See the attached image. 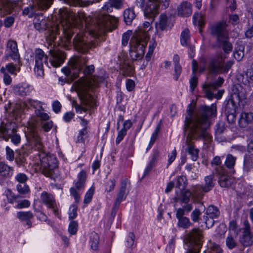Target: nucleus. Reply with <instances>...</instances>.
<instances>
[{"label":"nucleus","instance_id":"1","mask_svg":"<svg viewBox=\"0 0 253 253\" xmlns=\"http://www.w3.org/2000/svg\"><path fill=\"white\" fill-rule=\"evenodd\" d=\"M59 14L60 23H55L50 28L46 39L47 43L50 47L49 61L54 67L60 66L66 56L64 52L55 46V40L56 36L59 34V31H62V35L60 37L58 44L67 49L72 46L71 37L72 34L77 31L76 27L79 26L83 21L86 22L84 12L76 13L67 8H62L59 10Z\"/></svg>","mask_w":253,"mask_h":253},{"label":"nucleus","instance_id":"2","mask_svg":"<svg viewBox=\"0 0 253 253\" xmlns=\"http://www.w3.org/2000/svg\"><path fill=\"white\" fill-rule=\"evenodd\" d=\"M216 106L212 104L211 107L203 106L200 107L191 119V110H188L189 117H186L184 128L186 130L191 124L189 132L186 137V151L191 156L192 160L196 161L198 158L199 149L195 147L193 139L201 138L209 141L212 136L208 130L211 126L210 117L216 116Z\"/></svg>","mask_w":253,"mask_h":253},{"label":"nucleus","instance_id":"3","mask_svg":"<svg viewBox=\"0 0 253 253\" xmlns=\"http://www.w3.org/2000/svg\"><path fill=\"white\" fill-rule=\"evenodd\" d=\"M100 79H83L81 78L76 82L73 84V87L77 92L78 96L83 104L93 107L96 105V101L92 94V90L96 87Z\"/></svg>","mask_w":253,"mask_h":253},{"label":"nucleus","instance_id":"4","mask_svg":"<svg viewBox=\"0 0 253 253\" xmlns=\"http://www.w3.org/2000/svg\"><path fill=\"white\" fill-rule=\"evenodd\" d=\"M30 107H33L35 110L46 111L48 106L46 103L41 102L37 100L27 99L26 101L19 100L15 103L11 104L8 102L4 106L6 112L10 111L12 116L17 119V118L21 117L25 109Z\"/></svg>","mask_w":253,"mask_h":253},{"label":"nucleus","instance_id":"5","mask_svg":"<svg viewBox=\"0 0 253 253\" xmlns=\"http://www.w3.org/2000/svg\"><path fill=\"white\" fill-rule=\"evenodd\" d=\"M17 128V124L14 122H2L0 125V138L7 141L11 137V142L17 145L21 141L19 134L15 133Z\"/></svg>","mask_w":253,"mask_h":253},{"label":"nucleus","instance_id":"6","mask_svg":"<svg viewBox=\"0 0 253 253\" xmlns=\"http://www.w3.org/2000/svg\"><path fill=\"white\" fill-rule=\"evenodd\" d=\"M187 240L190 247L186 253H199L203 242L202 231L199 228L192 229L187 235Z\"/></svg>","mask_w":253,"mask_h":253},{"label":"nucleus","instance_id":"7","mask_svg":"<svg viewBox=\"0 0 253 253\" xmlns=\"http://www.w3.org/2000/svg\"><path fill=\"white\" fill-rule=\"evenodd\" d=\"M41 162L42 174L51 178H53L58 163L56 157L53 155H46L42 158Z\"/></svg>","mask_w":253,"mask_h":253},{"label":"nucleus","instance_id":"8","mask_svg":"<svg viewBox=\"0 0 253 253\" xmlns=\"http://www.w3.org/2000/svg\"><path fill=\"white\" fill-rule=\"evenodd\" d=\"M86 179L85 171L82 170L78 174L76 180L74 182L73 186L70 188L71 195L74 198L76 202L80 200L82 190L84 188Z\"/></svg>","mask_w":253,"mask_h":253},{"label":"nucleus","instance_id":"9","mask_svg":"<svg viewBox=\"0 0 253 253\" xmlns=\"http://www.w3.org/2000/svg\"><path fill=\"white\" fill-rule=\"evenodd\" d=\"M147 39V33L139 31L136 33L135 36H133L130 40V42H132L134 44L135 50L137 52V54L139 55V57H143L144 55Z\"/></svg>","mask_w":253,"mask_h":253},{"label":"nucleus","instance_id":"10","mask_svg":"<svg viewBox=\"0 0 253 253\" xmlns=\"http://www.w3.org/2000/svg\"><path fill=\"white\" fill-rule=\"evenodd\" d=\"M223 82L224 79L223 78L218 77L216 82L204 84L203 85V90L205 96L210 100L214 97L217 99H220L223 94V92L221 90H219L216 94H214L212 91L221 86Z\"/></svg>","mask_w":253,"mask_h":253},{"label":"nucleus","instance_id":"11","mask_svg":"<svg viewBox=\"0 0 253 253\" xmlns=\"http://www.w3.org/2000/svg\"><path fill=\"white\" fill-rule=\"evenodd\" d=\"M52 0H34L33 5L24 8L23 14L28 17H32L38 9H46L51 4Z\"/></svg>","mask_w":253,"mask_h":253},{"label":"nucleus","instance_id":"12","mask_svg":"<svg viewBox=\"0 0 253 253\" xmlns=\"http://www.w3.org/2000/svg\"><path fill=\"white\" fill-rule=\"evenodd\" d=\"M86 62L87 59L85 57L82 56L71 61L70 66L73 69H77L79 72L83 71L84 75H89L91 74L94 71V66L90 65L84 67Z\"/></svg>","mask_w":253,"mask_h":253},{"label":"nucleus","instance_id":"13","mask_svg":"<svg viewBox=\"0 0 253 253\" xmlns=\"http://www.w3.org/2000/svg\"><path fill=\"white\" fill-rule=\"evenodd\" d=\"M227 24L225 22L220 21L211 24L210 27V33L216 38V41L228 36V32L226 29Z\"/></svg>","mask_w":253,"mask_h":253},{"label":"nucleus","instance_id":"14","mask_svg":"<svg viewBox=\"0 0 253 253\" xmlns=\"http://www.w3.org/2000/svg\"><path fill=\"white\" fill-rule=\"evenodd\" d=\"M35 66L34 72L38 77H42L44 75L43 64L46 63L47 57L44 52L41 49H37L34 52Z\"/></svg>","mask_w":253,"mask_h":253},{"label":"nucleus","instance_id":"15","mask_svg":"<svg viewBox=\"0 0 253 253\" xmlns=\"http://www.w3.org/2000/svg\"><path fill=\"white\" fill-rule=\"evenodd\" d=\"M25 131V136L28 141L31 143L37 146L39 149L42 148V144L41 142V138L36 131V126L34 123H28Z\"/></svg>","mask_w":253,"mask_h":253},{"label":"nucleus","instance_id":"16","mask_svg":"<svg viewBox=\"0 0 253 253\" xmlns=\"http://www.w3.org/2000/svg\"><path fill=\"white\" fill-rule=\"evenodd\" d=\"M215 172L219 176L218 182L222 187H228L234 182V178L226 174V170L223 167H216Z\"/></svg>","mask_w":253,"mask_h":253},{"label":"nucleus","instance_id":"17","mask_svg":"<svg viewBox=\"0 0 253 253\" xmlns=\"http://www.w3.org/2000/svg\"><path fill=\"white\" fill-rule=\"evenodd\" d=\"M225 57L221 54L211 60L208 67L209 73L211 74H219L222 72V66Z\"/></svg>","mask_w":253,"mask_h":253},{"label":"nucleus","instance_id":"18","mask_svg":"<svg viewBox=\"0 0 253 253\" xmlns=\"http://www.w3.org/2000/svg\"><path fill=\"white\" fill-rule=\"evenodd\" d=\"M73 45L78 50L85 52L91 45L86 42L85 36L82 33H78L73 41Z\"/></svg>","mask_w":253,"mask_h":253},{"label":"nucleus","instance_id":"19","mask_svg":"<svg viewBox=\"0 0 253 253\" xmlns=\"http://www.w3.org/2000/svg\"><path fill=\"white\" fill-rule=\"evenodd\" d=\"M159 0H149L144 10V15L148 18H155L159 13Z\"/></svg>","mask_w":253,"mask_h":253},{"label":"nucleus","instance_id":"20","mask_svg":"<svg viewBox=\"0 0 253 253\" xmlns=\"http://www.w3.org/2000/svg\"><path fill=\"white\" fill-rule=\"evenodd\" d=\"M33 89V86L26 83L19 84L13 86L14 93L21 96L29 95Z\"/></svg>","mask_w":253,"mask_h":253},{"label":"nucleus","instance_id":"21","mask_svg":"<svg viewBox=\"0 0 253 253\" xmlns=\"http://www.w3.org/2000/svg\"><path fill=\"white\" fill-rule=\"evenodd\" d=\"M247 91L246 88L244 87L241 84L234 85L232 88V97L236 99L239 101H241L246 98Z\"/></svg>","mask_w":253,"mask_h":253},{"label":"nucleus","instance_id":"22","mask_svg":"<svg viewBox=\"0 0 253 253\" xmlns=\"http://www.w3.org/2000/svg\"><path fill=\"white\" fill-rule=\"evenodd\" d=\"M6 53L10 56L13 60H17L19 58V54L17 48V44L15 41L9 40L7 43Z\"/></svg>","mask_w":253,"mask_h":253},{"label":"nucleus","instance_id":"23","mask_svg":"<svg viewBox=\"0 0 253 253\" xmlns=\"http://www.w3.org/2000/svg\"><path fill=\"white\" fill-rule=\"evenodd\" d=\"M20 0H0V10L3 15L12 12V10L16 6L17 3Z\"/></svg>","mask_w":253,"mask_h":253},{"label":"nucleus","instance_id":"24","mask_svg":"<svg viewBox=\"0 0 253 253\" xmlns=\"http://www.w3.org/2000/svg\"><path fill=\"white\" fill-rule=\"evenodd\" d=\"M177 11L178 15L189 16L192 13V5L188 1H183L178 6Z\"/></svg>","mask_w":253,"mask_h":253},{"label":"nucleus","instance_id":"25","mask_svg":"<svg viewBox=\"0 0 253 253\" xmlns=\"http://www.w3.org/2000/svg\"><path fill=\"white\" fill-rule=\"evenodd\" d=\"M184 215L183 211L177 210L176 217L178 219V226L184 229H187L189 228L192 225V223L188 217L183 216Z\"/></svg>","mask_w":253,"mask_h":253},{"label":"nucleus","instance_id":"26","mask_svg":"<svg viewBox=\"0 0 253 253\" xmlns=\"http://www.w3.org/2000/svg\"><path fill=\"white\" fill-rule=\"evenodd\" d=\"M40 199L41 202L45 205L48 208H53L55 205L56 202L54 196L45 191L41 193Z\"/></svg>","mask_w":253,"mask_h":253},{"label":"nucleus","instance_id":"27","mask_svg":"<svg viewBox=\"0 0 253 253\" xmlns=\"http://www.w3.org/2000/svg\"><path fill=\"white\" fill-rule=\"evenodd\" d=\"M47 19L42 14L37 15L34 20L35 28L39 31L44 30L46 28Z\"/></svg>","mask_w":253,"mask_h":253},{"label":"nucleus","instance_id":"28","mask_svg":"<svg viewBox=\"0 0 253 253\" xmlns=\"http://www.w3.org/2000/svg\"><path fill=\"white\" fill-rule=\"evenodd\" d=\"M253 122V114L252 113H241L239 120V125L241 127L245 128Z\"/></svg>","mask_w":253,"mask_h":253},{"label":"nucleus","instance_id":"29","mask_svg":"<svg viewBox=\"0 0 253 253\" xmlns=\"http://www.w3.org/2000/svg\"><path fill=\"white\" fill-rule=\"evenodd\" d=\"M192 196V193L189 190L181 191L179 194H177L174 198L176 202H179L181 205L183 204H187L190 201V198Z\"/></svg>","mask_w":253,"mask_h":253},{"label":"nucleus","instance_id":"30","mask_svg":"<svg viewBox=\"0 0 253 253\" xmlns=\"http://www.w3.org/2000/svg\"><path fill=\"white\" fill-rule=\"evenodd\" d=\"M14 169L3 162H0V177L10 178L13 174Z\"/></svg>","mask_w":253,"mask_h":253},{"label":"nucleus","instance_id":"31","mask_svg":"<svg viewBox=\"0 0 253 253\" xmlns=\"http://www.w3.org/2000/svg\"><path fill=\"white\" fill-rule=\"evenodd\" d=\"M190 32L187 28L184 29L181 32L180 36V42L182 46H189L190 50L193 51L194 47L189 45L190 41Z\"/></svg>","mask_w":253,"mask_h":253},{"label":"nucleus","instance_id":"32","mask_svg":"<svg viewBox=\"0 0 253 253\" xmlns=\"http://www.w3.org/2000/svg\"><path fill=\"white\" fill-rule=\"evenodd\" d=\"M126 122H124L123 119L120 117L119 120L118 122V128H121L119 131L118 136L116 138V143H119L124 138V137L126 134V129L125 127Z\"/></svg>","mask_w":253,"mask_h":253},{"label":"nucleus","instance_id":"33","mask_svg":"<svg viewBox=\"0 0 253 253\" xmlns=\"http://www.w3.org/2000/svg\"><path fill=\"white\" fill-rule=\"evenodd\" d=\"M34 217L33 213L30 211H18L17 212V217L21 221H26L29 227L31 226L32 222L30 220Z\"/></svg>","mask_w":253,"mask_h":253},{"label":"nucleus","instance_id":"34","mask_svg":"<svg viewBox=\"0 0 253 253\" xmlns=\"http://www.w3.org/2000/svg\"><path fill=\"white\" fill-rule=\"evenodd\" d=\"M240 241L244 246H250L253 243V236L251 232H243Z\"/></svg>","mask_w":253,"mask_h":253},{"label":"nucleus","instance_id":"35","mask_svg":"<svg viewBox=\"0 0 253 253\" xmlns=\"http://www.w3.org/2000/svg\"><path fill=\"white\" fill-rule=\"evenodd\" d=\"M229 36L226 38L217 42V43L222 46L224 51L227 53H229L232 50L233 46L232 44L229 42Z\"/></svg>","mask_w":253,"mask_h":253},{"label":"nucleus","instance_id":"36","mask_svg":"<svg viewBox=\"0 0 253 253\" xmlns=\"http://www.w3.org/2000/svg\"><path fill=\"white\" fill-rule=\"evenodd\" d=\"M214 178V174H211L205 177V184L203 185V190L205 192L210 191L214 186L213 179Z\"/></svg>","mask_w":253,"mask_h":253},{"label":"nucleus","instance_id":"37","mask_svg":"<svg viewBox=\"0 0 253 253\" xmlns=\"http://www.w3.org/2000/svg\"><path fill=\"white\" fill-rule=\"evenodd\" d=\"M103 20L104 21V26L106 28L109 27H111L112 29L115 28L118 22V19L116 17L111 15L105 16Z\"/></svg>","mask_w":253,"mask_h":253},{"label":"nucleus","instance_id":"38","mask_svg":"<svg viewBox=\"0 0 253 253\" xmlns=\"http://www.w3.org/2000/svg\"><path fill=\"white\" fill-rule=\"evenodd\" d=\"M236 158L233 156L231 154H228L226 156V160L225 161V166L229 169H231V172L234 173L235 170L233 169L235 165Z\"/></svg>","mask_w":253,"mask_h":253},{"label":"nucleus","instance_id":"39","mask_svg":"<svg viewBox=\"0 0 253 253\" xmlns=\"http://www.w3.org/2000/svg\"><path fill=\"white\" fill-rule=\"evenodd\" d=\"M204 191L203 186L200 185H195L192 187V198L199 199L203 197Z\"/></svg>","mask_w":253,"mask_h":253},{"label":"nucleus","instance_id":"40","mask_svg":"<svg viewBox=\"0 0 253 253\" xmlns=\"http://www.w3.org/2000/svg\"><path fill=\"white\" fill-rule=\"evenodd\" d=\"M206 214L208 216L216 218L219 215L220 212L217 207L211 205L208 208Z\"/></svg>","mask_w":253,"mask_h":253},{"label":"nucleus","instance_id":"41","mask_svg":"<svg viewBox=\"0 0 253 253\" xmlns=\"http://www.w3.org/2000/svg\"><path fill=\"white\" fill-rule=\"evenodd\" d=\"M167 16L165 14L161 15L160 16V20L158 23L156 24V28L161 31L165 29L167 26Z\"/></svg>","mask_w":253,"mask_h":253},{"label":"nucleus","instance_id":"42","mask_svg":"<svg viewBox=\"0 0 253 253\" xmlns=\"http://www.w3.org/2000/svg\"><path fill=\"white\" fill-rule=\"evenodd\" d=\"M89 243L92 250H96L97 249L99 243V236L97 234L95 233L91 234Z\"/></svg>","mask_w":253,"mask_h":253},{"label":"nucleus","instance_id":"43","mask_svg":"<svg viewBox=\"0 0 253 253\" xmlns=\"http://www.w3.org/2000/svg\"><path fill=\"white\" fill-rule=\"evenodd\" d=\"M236 238V236L234 237L232 235H229L226 238V245L229 249H232L237 246L238 242Z\"/></svg>","mask_w":253,"mask_h":253},{"label":"nucleus","instance_id":"44","mask_svg":"<svg viewBox=\"0 0 253 253\" xmlns=\"http://www.w3.org/2000/svg\"><path fill=\"white\" fill-rule=\"evenodd\" d=\"M5 72H8L11 75H16L17 72L20 71V68L15 66L12 63H8L4 67Z\"/></svg>","mask_w":253,"mask_h":253},{"label":"nucleus","instance_id":"45","mask_svg":"<svg viewBox=\"0 0 253 253\" xmlns=\"http://www.w3.org/2000/svg\"><path fill=\"white\" fill-rule=\"evenodd\" d=\"M159 155V152L156 151L154 154L153 157L151 161V162L149 163V164L147 167L143 176H146L148 174V173L151 170V169H153V168L155 166V164L156 162V158Z\"/></svg>","mask_w":253,"mask_h":253},{"label":"nucleus","instance_id":"46","mask_svg":"<svg viewBox=\"0 0 253 253\" xmlns=\"http://www.w3.org/2000/svg\"><path fill=\"white\" fill-rule=\"evenodd\" d=\"M0 72L3 74V82L5 85H10L12 83V78L9 75L5 72L4 67H1Z\"/></svg>","mask_w":253,"mask_h":253},{"label":"nucleus","instance_id":"47","mask_svg":"<svg viewBox=\"0 0 253 253\" xmlns=\"http://www.w3.org/2000/svg\"><path fill=\"white\" fill-rule=\"evenodd\" d=\"M28 179V176L26 174L22 172L17 173L15 176V180L18 184L26 183Z\"/></svg>","mask_w":253,"mask_h":253},{"label":"nucleus","instance_id":"48","mask_svg":"<svg viewBox=\"0 0 253 253\" xmlns=\"http://www.w3.org/2000/svg\"><path fill=\"white\" fill-rule=\"evenodd\" d=\"M16 189L18 192L21 194H26L30 191L29 187L26 183L18 184L16 185Z\"/></svg>","mask_w":253,"mask_h":253},{"label":"nucleus","instance_id":"49","mask_svg":"<svg viewBox=\"0 0 253 253\" xmlns=\"http://www.w3.org/2000/svg\"><path fill=\"white\" fill-rule=\"evenodd\" d=\"M130 49L129 54L131 59L132 60H137L138 58H141L142 57H139V55L137 54V52L135 50V47L134 46V44L132 42H130Z\"/></svg>","mask_w":253,"mask_h":253},{"label":"nucleus","instance_id":"50","mask_svg":"<svg viewBox=\"0 0 253 253\" xmlns=\"http://www.w3.org/2000/svg\"><path fill=\"white\" fill-rule=\"evenodd\" d=\"M126 190V183L125 182H123L122 183V186L120 188V190L119 193L118 194V197L116 199V204L120 203L121 201L124 199V196L125 195Z\"/></svg>","mask_w":253,"mask_h":253},{"label":"nucleus","instance_id":"51","mask_svg":"<svg viewBox=\"0 0 253 253\" xmlns=\"http://www.w3.org/2000/svg\"><path fill=\"white\" fill-rule=\"evenodd\" d=\"M95 191V188L93 186H92L90 187V188L86 192L84 198V203L85 204L89 203L92 198L93 195L94 194Z\"/></svg>","mask_w":253,"mask_h":253},{"label":"nucleus","instance_id":"52","mask_svg":"<svg viewBox=\"0 0 253 253\" xmlns=\"http://www.w3.org/2000/svg\"><path fill=\"white\" fill-rule=\"evenodd\" d=\"M17 204L14 206L16 209H21L28 208L30 205V202L26 199L19 201Z\"/></svg>","mask_w":253,"mask_h":253},{"label":"nucleus","instance_id":"53","mask_svg":"<svg viewBox=\"0 0 253 253\" xmlns=\"http://www.w3.org/2000/svg\"><path fill=\"white\" fill-rule=\"evenodd\" d=\"M242 83L245 86H247L248 89H250L251 86H253V75L249 77L247 74L246 77L243 76Z\"/></svg>","mask_w":253,"mask_h":253},{"label":"nucleus","instance_id":"54","mask_svg":"<svg viewBox=\"0 0 253 253\" xmlns=\"http://www.w3.org/2000/svg\"><path fill=\"white\" fill-rule=\"evenodd\" d=\"M193 23L195 25H198L199 27H202L204 25V20L201 14L196 13L193 15Z\"/></svg>","mask_w":253,"mask_h":253},{"label":"nucleus","instance_id":"55","mask_svg":"<svg viewBox=\"0 0 253 253\" xmlns=\"http://www.w3.org/2000/svg\"><path fill=\"white\" fill-rule=\"evenodd\" d=\"M253 166V162L250 157H246L245 158L244 162V170L249 172Z\"/></svg>","mask_w":253,"mask_h":253},{"label":"nucleus","instance_id":"56","mask_svg":"<svg viewBox=\"0 0 253 253\" xmlns=\"http://www.w3.org/2000/svg\"><path fill=\"white\" fill-rule=\"evenodd\" d=\"M46 111H39V110H35V114L36 115L40 118L42 121H47L49 119V116L47 113H45Z\"/></svg>","mask_w":253,"mask_h":253},{"label":"nucleus","instance_id":"57","mask_svg":"<svg viewBox=\"0 0 253 253\" xmlns=\"http://www.w3.org/2000/svg\"><path fill=\"white\" fill-rule=\"evenodd\" d=\"M202 213L199 209H195L191 213V217L192 221L194 222H198L200 219V216Z\"/></svg>","mask_w":253,"mask_h":253},{"label":"nucleus","instance_id":"58","mask_svg":"<svg viewBox=\"0 0 253 253\" xmlns=\"http://www.w3.org/2000/svg\"><path fill=\"white\" fill-rule=\"evenodd\" d=\"M156 45L157 43L154 40H153L152 42H151V44L149 46L148 52L145 57L147 61H149L150 60L151 56L153 54V51L156 47Z\"/></svg>","mask_w":253,"mask_h":253},{"label":"nucleus","instance_id":"59","mask_svg":"<svg viewBox=\"0 0 253 253\" xmlns=\"http://www.w3.org/2000/svg\"><path fill=\"white\" fill-rule=\"evenodd\" d=\"M6 158L9 161H13L14 159V153L12 149L9 147L6 146L5 148Z\"/></svg>","mask_w":253,"mask_h":253},{"label":"nucleus","instance_id":"60","mask_svg":"<svg viewBox=\"0 0 253 253\" xmlns=\"http://www.w3.org/2000/svg\"><path fill=\"white\" fill-rule=\"evenodd\" d=\"M77 216V207L75 205H71L69 211V218L74 219Z\"/></svg>","mask_w":253,"mask_h":253},{"label":"nucleus","instance_id":"61","mask_svg":"<svg viewBox=\"0 0 253 253\" xmlns=\"http://www.w3.org/2000/svg\"><path fill=\"white\" fill-rule=\"evenodd\" d=\"M87 134L86 127H83L79 133L78 135V141L79 142H83L86 138Z\"/></svg>","mask_w":253,"mask_h":253},{"label":"nucleus","instance_id":"62","mask_svg":"<svg viewBox=\"0 0 253 253\" xmlns=\"http://www.w3.org/2000/svg\"><path fill=\"white\" fill-rule=\"evenodd\" d=\"M78 224L77 223L73 221L70 222L68 227V231L71 235L75 234L77 231Z\"/></svg>","mask_w":253,"mask_h":253},{"label":"nucleus","instance_id":"63","mask_svg":"<svg viewBox=\"0 0 253 253\" xmlns=\"http://www.w3.org/2000/svg\"><path fill=\"white\" fill-rule=\"evenodd\" d=\"M135 17L136 14L133 9H128L127 10V25L131 24Z\"/></svg>","mask_w":253,"mask_h":253},{"label":"nucleus","instance_id":"64","mask_svg":"<svg viewBox=\"0 0 253 253\" xmlns=\"http://www.w3.org/2000/svg\"><path fill=\"white\" fill-rule=\"evenodd\" d=\"M115 185V181L114 179H110L106 183L105 185V190L107 192H111L112 191L114 188Z\"/></svg>","mask_w":253,"mask_h":253}]
</instances>
